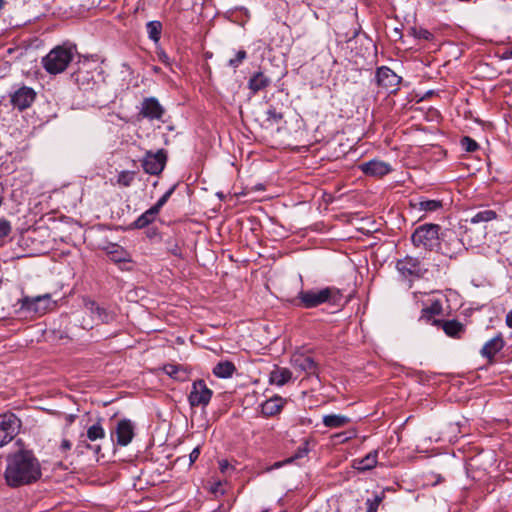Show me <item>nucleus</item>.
I'll use <instances>...</instances> for the list:
<instances>
[{"mask_svg":"<svg viewBox=\"0 0 512 512\" xmlns=\"http://www.w3.org/2000/svg\"><path fill=\"white\" fill-rule=\"evenodd\" d=\"M285 403L286 400L280 396L271 397L261 405V412L266 417L275 416L281 412Z\"/></svg>","mask_w":512,"mask_h":512,"instance_id":"nucleus-21","label":"nucleus"},{"mask_svg":"<svg viewBox=\"0 0 512 512\" xmlns=\"http://www.w3.org/2000/svg\"><path fill=\"white\" fill-rule=\"evenodd\" d=\"M212 395L213 392L208 388L205 381L199 379L192 383V388L188 395V402L191 407H205L209 404Z\"/></svg>","mask_w":512,"mask_h":512,"instance_id":"nucleus-10","label":"nucleus"},{"mask_svg":"<svg viewBox=\"0 0 512 512\" xmlns=\"http://www.w3.org/2000/svg\"><path fill=\"white\" fill-rule=\"evenodd\" d=\"M156 234H157L156 230H153L151 232H148V237H152V236H154Z\"/></svg>","mask_w":512,"mask_h":512,"instance_id":"nucleus-54","label":"nucleus"},{"mask_svg":"<svg viewBox=\"0 0 512 512\" xmlns=\"http://www.w3.org/2000/svg\"><path fill=\"white\" fill-rule=\"evenodd\" d=\"M175 190V186L171 187L168 191H166L159 200L152 206L154 210H156L158 213H160L162 207L167 203L171 195L173 194Z\"/></svg>","mask_w":512,"mask_h":512,"instance_id":"nucleus-38","label":"nucleus"},{"mask_svg":"<svg viewBox=\"0 0 512 512\" xmlns=\"http://www.w3.org/2000/svg\"><path fill=\"white\" fill-rule=\"evenodd\" d=\"M159 213L150 207L144 213H142L131 225V229H143L153 223Z\"/></svg>","mask_w":512,"mask_h":512,"instance_id":"nucleus-27","label":"nucleus"},{"mask_svg":"<svg viewBox=\"0 0 512 512\" xmlns=\"http://www.w3.org/2000/svg\"><path fill=\"white\" fill-rule=\"evenodd\" d=\"M441 227L438 224L426 223L418 226L411 235L412 244L427 251L437 249Z\"/></svg>","mask_w":512,"mask_h":512,"instance_id":"nucleus-5","label":"nucleus"},{"mask_svg":"<svg viewBox=\"0 0 512 512\" xmlns=\"http://www.w3.org/2000/svg\"><path fill=\"white\" fill-rule=\"evenodd\" d=\"M12 231L10 221L5 218H0V240L7 237Z\"/></svg>","mask_w":512,"mask_h":512,"instance_id":"nucleus-41","label":"nucleus"},{"mask_svg":"<svg viewBox=\"0 0 512 512\" xmlns=\"http://www.w3.org/2000/svg\"><path fill=\"white\" fill-rule=\"evenodd\" d=\"M292 378V372L285 367L276 366L269 375V381L271 384L277 386H283L288 383Z\"/></svg>","mask_w":512,"mask_h":512,"instance_id":"nucleus-25","label":"nucleus"},{"mask_svg":"<svg viewBox=\"0 0 512 512\" xmlns=\"http://www.w3.org/2000/svg\"><path fill=\"white\" fill-rule=\"evenodd\" d=\"M20 309L28 313L43 315L51 310L55 302L50 294L39 295L36 297L25 296L19 300Z\"/></svg>","mask_w":512,"mask_h":512,"instance_id":"nucleus-7","label":"nucleus"},{"mask_svg":"<svg viewBox=\"0 0 512 512\" xmlns=\"http://www.w3.org/2000/svg\"><path fill=\"white\" fill-rule=\"evenodd\" d=\"M266 115H267L266 120L271 123H275V124L279 123L283 119V114L281 112L277 111V109L272 106H270L268 108V110L266 111Z\"/></svg>","mask_w":512,"mask_h":512,"instance_id":"nucleus-39","label":"nucleus"},{"mask_svg":"<svg viewBox=\"0 0 512 512\" xmlns=\"http://www.w3.org/2000/svg\"><path fill=\"white\" fill-rule=\"evenodd\" d=\"M505 346V341L501 333H498L492 339L488 340L480 350V354L483 358L492 364L494 358L498 352H500Z\"/></svg>","mask_w":512,"mask_h":512,"instance_id":"nucleus-17","label":"nucleus"},{"mask_svg":"<svg viewBox=\"0 0 512 512\" xmlns=\"http://www.w3.org/2000/svg\"><path fill=\"white\" fill-rule=\"evenodd\" d=\"M121 270H129L130 268H127V267H124V266H120Z\"/></svg>","mask_w":512,"mask_h":512,"instance_id":"nucleus-55","label":"nucleus"},{"mask_svg":"<svg viewBox=\"0 0 512 512\" xmlns=\"http://www.w3.org/2000/svg\"><path fill=\"white\" fill-rule=\"evenodd\" d=\"M359 169L367 176L383 177L391 172V165L387 162L373 159L368 162L361 163Z\"/></svg>","mask_w":512,"mask_h":512,"instance_id":"nucleus-14","label":"nucleus"},{"mask_svg":"<svg viewBox=\"0 0 512 512\" xmlns=\"http://www.w3.org/2000/svg\"><path fill=\"white\" fill-rule=\"evenodd\" d=\"M136 172L135 171H129V170H123L118 173L116 184L121 187H129L132 185V183L135 180Z\"/></svg>","mask_w":512,"mask_h":512,"instance_id":"nucleus-33","label":"nucleus"},{"mask_svg":"<svg viewBox=\"0 0 512 512\" xmlns=\"http://www.w3.org/2000/svg\"><path fill=\"white\" fill-rule=\"evenodd\" d=\"M497 218V213L494 210H483L477 212L471 219L472 224H478L481 222H489Z\"/></svg>","mask_w":512,"mask_h":512,"instance_id":"nucleus-34","label":"nucleus"},{"mask_svg":"<svg viewBox=\"0 0 512 512\" xmlns=\"http://www.w3.org/2000/svg\"><path fill=\"white\" fill-rule=\"evenodd\" d=\"M292 367L299 372L307 375H315L317 373V363L314 359L303 353H296L291 358Z\"/></svg>","mask_w":512,"mask_h":512,"instance_id":"nucleus-15","label":"nucleus"},{"mask_svg":"<svg viewBox=\"0 0 512 512\" xmlns=\"http://www.w3.org/2000/svg\"><path fill=\"white\" fill-rule=\"evenodd\" d=\"M323 424L328 428H340L350 422V418L340 414H328L323 417Z\"/></svg>","mask_w":512,"mask_h":512,"instance_id":"nucleus-30","label":"nucleus"},{"mask_svg":"<svg viewBox=\"0 0 512 512\" xmlns=\"http://www.w3.org/2000/svg\"><path fill=\"white\" fill-rule=\"evenodd\" d=\"M246 57H247V53L245 50L237 51V53L235 54V57L231 58L229 60V66H231L233 68H238L240 66V64L246 59Z\"/></svg>","mask_w":512,"mask_h":512,"instance_id":"nucleus-40","label":"nucleus"},{"mask_svg":"<svg viewBox=\"0 0 512 512\" xmlns=\"http://www.w3.org/2000/svg\"><path fill=\"white\" fill-rule=\"evenodd\" d=\"M442 312H443V307H442L441 301L434 300V301H432V303L429 306L424 307L421 310L420 320L425 321L426 323L433 324V321L435 320L434 317L441 315Z\"/></svg>","mask_w":512,"mask_h":512,"instance_id":"nucleus-26","label":"nucleus"},{"mask_svg":"<svg viewBox=\"0 0 512 512\" xmlns=\"http://www.w3.org/2000/svg\"><path fill=\"white\" fill-rule=\"evenodd\" d=\"M164 113L163 107L154 97L145 98L142 102L141 114L150 120L160 119Z\"/></svg>","mask_w":512,"mask_h":512,"instance_id":"nucleus-18","label":"nucleus"},{"mask_svg":"<svg viewBox=\"0 0 512 512\" xmlns=\"http://www.w3.org/2000/svg\"><path fill=\"white\" fill-rule=\"evenodd\" d=\"M110 258L113 262L118 264H125L131 262L130 255L122 248H117L109 252Z\"/></svg>","mask_w":512,"mask_h":512,"instance_id":"nucleus-35","label":"nucleus"},{"mask_svg":"<svg viewBox=\"0 0 512 512\" xmlns=\"http://www.w3.org/2000/svg\"><path fill=\"white\" fill-rule=\"evenodd\" d=\"M385 499V491H381L380 493H376L373 498H368L366 500V512H377L379 505Z\"/></svg>","mask_w":512,"mask_h":512,"instance_id":"nucleus-36","label":"nucleus"},{"mask_svg":"<svg viewBox=\"0 0 512 512\" xmlns=\"http://www.w3.org/2000/svg\"><path fill=\"white\" fill-rule=\"evenodd\" d=\"M77 448H79V449L80 448L94 449L95 452H98L100 450V446L99 445L92 446L85 439L79 441V444H78Z\"/></svg>","mask_w":512,"mask_h":512,"instance_id":"nucleus-44","label":"nucleus"},{"mask_svg":"<svg viewBox=\"0 0 512 512\" xmlns=\"http://www.w3.org/2000/svg\"><path fill=\"white\" fill-rule=\"evenodd\" d=\"M73 57L72 47L57 46L42 59V64L48 73L58 74L67 68Z\"/></svg>","mask_w":512,"mask_h":512,"instance_id":"nucleus-4","label":"nucleus"},{"mask_svg":"<svg viewBox=\"0 0 512 512\" xmlns=\"http://www.w3.org/2000/svg\"><path fill=\"white\" fill-rule=\"evenodd\" d=\"M166 244H167V250L170 253H172L174 256L179 257L180 250H179V246H178V243L176 242V240L169 239V240H167Z\"/></svg>","mask_w":512,"mask_h":512,"instance_id":"nucleus-42","label":"nucleus"},{"mask_svg":"<svg viewBox=\"0 0 512 512\" xmlns=\"http://www.w3.org/2000/svg\"><path fill=\"white\" fill-rule=\"evenodd\" d=\"M135 426L129 419H122L117 423L115 434L116 442L120 446H127L135 435Z\"/></svg>","mask_w":512,"mask_h":512,"instance_id":"nucleus-16","label":"nucleus"},{"mask_svg":"<svg viewBox=\"0 0 512 512\" xmlns=\"http://www.w3.org/2000/svg\"><path fill=\"white\" fill-rule=\"evenodd\" d=\"M219 486H221V482L215 484V487L212 488V492L216 493L218 491Z\"/></svg>","mask_w":512,"mask_h":512,"instance_id":"nucleus-52","label":"nucleus"},{"mask_svg":"<svg viewBox=\"0 0 512 512\" xmlns=\"http://www.w3.org/2000/svg\"><path fill=\"white\" fill-rule=\"evenodd\" d=\"M271 84V79L266 76L263 72L259 71L254 73L249 81L248 88L256 94L257 92L267 88Z\"/></svg>","mask_w":512,"mask_h":512,"instance_id":"nucleus-24","label":"nucleus"},{"mask_svg":"<svg viewBox=\"0 0 512 512\" xmlns=\"http://www.w3.org/2000/svg\"><path fill=\"white\" fill-rule=\"evenodd\" d=\"M4 0H0V7H2Z\"/></svg>","mask_w":512,"mask_h":512,"instance_id":"nucleus-56","label":"nucleus"},{"mask_svg":"<svg viewBox=\"0 0 512 512\" xmlns=\"http://www.w3.org/2000/svg\"><path fill=\"white\" fill-rule=\"evenodd\" d=\"M86 437L90 441H96L105 437V430L100 420L87 429Z\"/></svg>","mask_w":512,"mask_h":512,"instance_id":"nucleus-32","label":"nucleus"},{"mask_svg":"<svg viewBox=\"0 0 512 512\" xmlns=\"http://www.w3.org/2000/svg\"><path fill=\"white\" fill-rule=\"evenodd\" d=\"M199 455H200V447L197 446L189 454L190 465H192L198 459Z\"/></svg>","mask_w":512,"mask_h":512,"instance_id":"nucleus-45","label":"nucleus"},{"mask_svg":"<svg viewBox=\"0 0 512 512\" xmlns=\"http://www.w3.org/2000/svg\"><path fill=\"white\" fill-rule=\"evenodd\" d=\"M433 325L441 326L447 336L456 339L465 332V326L457 320H434Z\"/></svg>","mask_w":512,"mask_h":512,"instance_id":"nucleus-20","label":"nucleus"},{"mask_svg":"<svg viewBox=\"0 0 512 512\" xmlns=\"http://www.w3.org/2000/svg\"><path fill=\"white\" fill-rule=\"evenodd\" d=\"M36 99V92L32 87L22 85L16 87L10 94V102L12 106L19 111L28 109Z\"/></svg>","mask_w":512,"mask_h":512,"instance_id":"nucleus-11","label":"nucleus"},{"mask_svg":"<svg viewBox=\"0 0 512 512\" xmlns=\"http://www.w3.org/2000/svg\"><path fill=\"white\" fill-rule=\"evenodd\" d=\"M308 453V449L305 447L299 448L298 453L296 454V458L302 457Z\"/></svg>","mask_w":512,"mask_h":512,"instance_id":"nucleus-51","label":"nucleus"},{"mask_svg":"<svg viewBox=\"0 0 512 512\" xmlns=\"http://www.w3.org/2000/svg\"><path fill=\"white\" fill-rule=\"evenodd\" d=\"M21 428L20 419L12 414L0 415V447L11 442L19 433Z\"/></svg>","mask_w":512,"mask_h":512,"instance_id":"nucleus-8","label":"nucleus"},{"mask_svg":"<svg viewBox=\"0 0 512 512\" xmlns=\"http://www.w3.org/2000/svg\"><path fill=\"white\" fill-rule=\"evenodd\" d=\"M98 68L96 60L85 57L78 61L77 69L71 74V78L80 89L91 90L96 84V76H99Z\"/></svg>","mask_w":512,"mask_h":512,"instance_id":"nucleus-3","label":"nucleus"},{"mask_svg":"<svg viewBox=\"0 0 512 512\" xmlns=\"http://www.w3.org/2000/svg\"><path fill=\"white\" fill-rule=\"evenodd\" d=\"M411 206L418 211L432 213L442 209L443 202L441 200L427 199L421 197L417 201L412 202Z\"/></svg>","mask_w":512,"mask_h":512,"instance_id":"nucleus-22","label":"nucleus"},{"mask_svg":"<svg viewBox=\"0 0 512 512\" xmlns=\"http://www.w3.org/2000/svg\"><path fill=\"white\" fill-rule=\"evenodd\" d=\"M333 437L334 438H342L341 441L344 442V441H347L348 439H350L352 436H346V433H338V434H335Z\"/></svg>","mask_w":512,"mask_h":512,"instance_id":"nucleus-49","label":"nucleus"},{"mask_svg":"<svg viewBox=\"0 0 512 512\" xmlns=\"http://www.w3.org/2000/svg\"><path fill=\"white\" fill-rule=\"evenodd\" d=\"M378 450H372L366 456L360 459H354L352 467L359 471L371 470L377 465Z\"/></svg>","mask_w":512,"mask_h":512,"instance_id":"nucleus-23","label":"nucleus"},{"mask_svg":"<svg viewBox=\"0 0 512 512\" xmlns=\"http://www.w3.org/2000/svg\"><path fill=\"white\" fill-rule=\"evenodd\" d=\"M230 468V464L227 460L219 461V469L222 473H225Z\"/></svg>","mask_w":512,"mask_h":512,"instance_id":"nucleus-47","label":"nucleus"},{"mask_svg":"<svg viewBox=\"0 0 512 512\" xmlns=\"http://www.w3.org/2000/svg\"><path fill=\"white\" fill-rule=\"evenodd\" d=\"M375 78L379 87L390 92H396L401 82V77L387 66L379 67Z\"/></svg>","mask_w":512,"mask_h":512,"instance_id":"nucleus-13","label":"nucleus"},{"mask_svg":"<svg viewBox=\"0 0 512 512\" xmlns=\"http://www.w3.org/2000/svg\"><path fill=\"white\" fill-rule=\"evenodd\" d=\"M85 308L90 311L94 320L99 323H110L115 319V314L113 312L99 306L95 301H85Z\"/></svg>","mask_w":512,"mask_h":512,"instance_id":"nucleus-19","label":"nucleus"},{"mask_svg":"<svg viewBox=\"0 0 512 512\" xmlns=\"http://www.w3.org/2000/svg\"><path fill=\"white\" fill-rule=\"evenodd\" d=\"M463 243L451 230L441 232L437 251L449 258L455 257L462 250Z\"/></svg>","mask_w":512,"mask_h":512,"instance_id":"nucleus-9","label":"nucleus"},{"mask_svg":"<svg viewBox=\"0 0 512 512\" xmlns=\"http://www.w3.org/2000/svg\"><path fill=\"white\" fill-rule=\"evenodd\" d=\"M72 443L68 439H63L60 444V450L61 452H67L71 449Z\"/></svg>","mask_w":512,"mask_h":512,"instance_id":"nucleus-46","label":"nucleus"},{"mask_svg":"<svg viewBox=\"0 0 512 512\" xmlns=\"http://www.w3.org/2000/svg\"><path fill=\"white\" fill-rule=\"evenodd\" d=\"M342 295L336 287L328 286L321 289L300 290L297 296L291 300L294 306L312 309L322 304H337Z\"/></svg>","mask_w":512,"mask_h":512,"instance_id":"nucleus-2","label":"nucleus"},{"mask_svg":"<svg viewBox=\"0 0 512 512\" xmlns=\"http://www.w3.org/2000/svg\"><path fill=\"white\" fill-rule=\"evenodd\" d=\"M166 160L167 155L163 149L158 150L155 153L148 151L142 160L143 170L147 174L158 175L163 171Z\"/></svg>","mask_w":512,"mask_h":512,"instance_id":"nucleus-12","label":"nucleus"},{"mask_svg":"<svg viewBox=\"0 0 512 512\" xmlns=\"http://www.w3.org/2000/svg\"><path fill=\"white\" fill-rule=\"evenodd\" d=\"M153 71H154L155 73H159V72L161 71V68H160V67H158V66H154V67H153Z\"/></svg>","mask_w":512,"mask_h":512,"instance_id":"nucleus-53","label":"nucleus"},{"mask_svg":"<svg viewBox=\"0 0 512 512\" xmlns=\"http://www.w3.org/2000/svg\"><path fill=\"white\" fill-rule=\"evenodd\" d=\"M164 372L177 381H186L189 377L187 370L176 364H167L163 367Z\"/></svg>","mask_w":512,"mask_h":512,"instance_id":"nucleus-29","label":"nucleus"},{"mask_svg":"<svg viewBox=\"0 0 512 512\" xmlns=\"http://www.w3.org/2000/svg\"><path fill=\"white\" fill-rule=\"evenodd\" d=\"M41 466L32 451L20 450L7 457L4 479L9 487L29 485L40 479Z\"/></svg>","mask_w":512,"mask_h":512,"instance_id":"nucleus-1","label":"nucleus"},{"mask_svg":"<svg viewBox=\"0 0 512 512\" xmlns=\"http://www.w3.org/2000/svg\"><path fill=\"white\" fill-rule=\"evenodd\" d=\"M460 143H461V147L466 152H475L476 150L479 149L478 143L469 136H464L461 139Z\"/></svg>","mask_w":512,"mask_h":512,"instance_id":"nucleus-37","label":"nucleus"},{"mask_svg":"<svg viewBox=\"0 0 512 512\" xmlns=\"http://www.w3.org/2000/svg\"><path fill=\"white\" fill-rule=\"evenodd\" d=\"M236 368L231 361H220L213 368V374L219 378H230Z\"/></svg>","mask_w":512,"mask_h":512,"instance_id":"nucleus-28","label":"nucleus"},{"mask_svg":"<svg viewBox=\"0 0 512 512\" xmlns=\"http://www.w3.org/2000/svg\"><path fill=\"white\" fill-rule=\"evenodd\" d=\"M312 424V420L310 418H306V417H300L297 419V423L296 425H311Z\"/></svg>","mask_w":512,"mask_h":512,"instance_id":"nucleus-48","label":"nucleus"},{"mask_svg":"<svg viewBox=\"0 0 512 512\" xmlns=\"http://www.w3.org/2000/svg\"><path fill=\"white\" fill-rule=\"evenodd\" d=\"M157 57L159 61L162 62L164 65H166L169 68H172V61L164 50H158Z\"/></svg>","mask_w":512,"mask_h":512,"instance_id":"nucleus-43","label":"nucleus"},{"mask_svg":"<svg viewBox=\"0 0 512 512\" xmlns=\"http://www.w3.org/2000/svg\"><path fill=\"white\" fill-rule=\"evenodd\" d=\"M396 269L402 280L409 282V287L412 286L414 279L423 278L428 271L419 258L412 256H406L399 259L396 262Z\"/></svg>","mask_w":512,"mask_h":512,"instance_id":"nucleus-6","label":"nucleus"},{"mask_svg":"<svg viewBox=\"0 0 512 512\" xmlns=\"http://www.w3.org/2000/svg\"><path fill=\"white\" fill-rule=\"evenodd\" d=\"M506 325L509 328H512V310L509 311L508 314L506 315Z\"/></svg>","mask_w":512,"mask_h":512,"instance_id":"nucleus-50","label":"nucleus"},{"mask_svg":"<svg viewBox=\"0 0 512 512\" xmlns=\"http://www.w3.org/2000/svg\"><path fill=\"white\" fill-rule=\"evenodd\" d=\"M162 29V23L157 20L149 21L146 24L148 38L152 40L154 43H158L160 41Z\"/></svg>","mask_w":512,"mask_h":512,"instance_id":"nucleus-31","label":"nucleus"}]
</instances>
